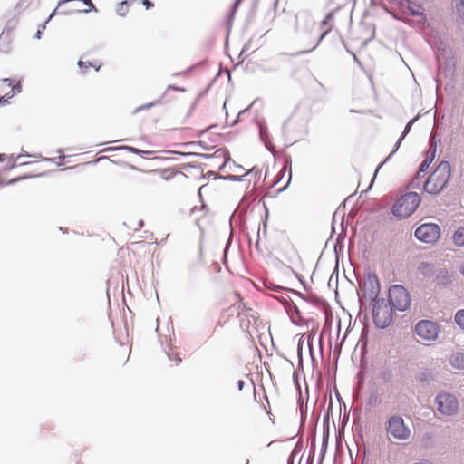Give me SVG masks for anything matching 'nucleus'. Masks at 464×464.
Instances as JSON below:
<instances>
[{
    "label": "nucleus",
    "instance_id": "9b49d317",
    "mask_svg": "<svg viewBox=\"0 0 464 464\" xmlns=\"http://www.w3.org/2000/svg\"><path fill=\"white\" fill-rule=\"evenodd\" d=\"M232 307H237L238 315H240L244 310H246V304L242 302V297L238 293H235L232 295L231 305L228 308L224 307L222 313H227Z\"/></svg>",
    "mask_w": 464,
    "mask_h": 464
},
{
    "label": "nucleus",
    "instance_id": "4468645a",
    "mask_svg": "<svg viewBox=\"0 0 464 464\" xmlns=\"http://www.w3.org/2000/svg\"><path fill=\"white\" fill-rule=\"evenodd\" d=\"M453 241L457 246H464V227L458 228L453 234Z\"/></svg>",
    "mask_w": 464,
    "mask_h": 464
},
{
    "label": "nucleus",
    "instance_id": "412c9836",
    "mask_svg": "<svg viewBox=\"0 0 464 464\" xmlns=\"http://www.w3.org/2000/svg\"><path fill=\"white\" fill-rule=\"evenodd\" d=\"M418 379L420 382H428V381L433 379V374L431 372H429L427 373H420V375L418 376Z\"/></svg>",
    "mask_w": 464,
    "mask_h": 464
},
{
    "label": "nucleus",
    "instance_id": "39448f33",
    "mask_svg": "<svg viewBox=\"0 0 464 464\" xmlns=\"http://www.w3.org/2000/svg\"><path fill=\"white\" fill-rule=\"evenodd\" d=\"M389 300L392 307L405 311L411 305V297L407 289L401 285H394L389 289Z\"/></svg>",
    "mask_w": 464,
    "mask_h": 464
},
{
    "label": "nucleus",
    "instance_id": "a211bd4d",
    "mask_svg": "<svg viewBox=\"0 0 464 464\" xmlns=\"http://www.w3.org/2000/svg\"><path fill=\"white\" fill-rule=\"evenodd\" d=\"M160 104L159 102H150V103H147V104H144V105H141L140 107H138L135 111H134V113H140V112H143V111H149L152 107L156 106Z\"/></svg>",
    "mask_w": 464,
    "mask_h": 464
},
{
    "label": "nucleus",
    "instance_id": "20e7f679",
    "mask_svg": "<svg viewBox=\"0 0 464 464\" xmlns=\"http://www.w3.org/2000/svg\"><path fill=\"white\" fill-rule=\"evenodd\" d=\"M372 319L374 324L381 329L389 326L392 321V307L384 299H377L372 306Z\"/></svg>",
    "mask_w": 464,
    "mask_h": 464
},
{
    "label": "nucleus",
    "instance_id": "c756f323",
    "mask_svg": "<svg viewBox=\"0 0 464 464\" xmlns=\"http://www.w3.org/2000/svg\"><path fill=\"white\" fill-rule=\"evenodd\" d=\"M459 270H460V273L464 276V263L461 265Z\"/></svg>",
    "mask_w": 464,
    "mask_h": 464
},
{
    "label": "nucleus",
    "instance_id": "473e14b6",
    "mask_svg": "<svg viewBox=\"0 0 464 464\" xmlns=\"http://www.w3.org/2000/svg\"><path fill=\"white\" fill-rule=\"evenodd\" d=\"M2 157H3V156H2V155H0V161H2V160H3Z\"/></svg>",
    "mask_w": 464,
    "mask_h": 464
},
{
    "label": "nucleus",
    "instance_id": "6ab92c4d",
    "mask_svg": "<svg viewBox=\"0 0 464 464\" xmlns=\"http://www.w3.org/2000/svg\"><path fill=\"white\" fill-rule=\"evenodd\" d=\"M78 65L82 69L83 73L86 72V70L89 67H94L96 71H98L100 69V67H101L100 64L99 65H95V64L91 63L90 62H83V61H79L78 62Z\"/></svg>",
    "mask_w": 464,
    "mask_h": 464
},
{
    "label": "nucleus",
    "instance_id": "b1692460",
    "mask_svg": "<svg viewBox=\"0 0 464 464\" xmlns=\"http://www.w3.org/2000/svg\"><path fill=\"white\" fill-rule=\"evenodd\" d=\"M456 9L459 14H464V0H460L456 4Z\"/></svg>",
    "mask_w": 464,
    "mask_h": 464
},
{
    "label": "nucleus",
    "instance_id": "f257e3e1",
    "mask_svg": "<svg viewBox=\"0 0 464 464\" xmlns=\"http://www.w3.org/2000/svg\"><path fill=\"white\" fill-rule=\"evenodd\" d=\"M451 174L448 161H441L430 175L424 184V190L430 194H438L447 185Z\"/></svg>",
    "mask_w": 464,
    "mask_h": 464
},
{
    "label": "nucleus",
    "instance_id": "5701e85b",
    "mask_svg": "<svg viewBox=\"0 0 464 464\" xmlns=\"http://www.w3.org/2000/svg\"><path fill=\"white\" fill-rule=\"evenodd\" d=\"M413 123V121H411L410 122H408V124L406 125L405 127V130L403 131V134L402 136L400 138V140L397 141V144H396V148H398V146L400 145V142L401 140L405 137V135L407 134V132L410 130L411 125Z\"/></svg>",
    "mask_w": 464,
    "mask_h": 464
},
{
    "label": "nucleus",
    "instance_id": "0eeeda50",
    "mask_svg": "<svg viewBox=\"0 0 464 464\" xmlns=\"http://www.w3.org/2000/svg\"><path fill=\"white\" fill-rule=\"evenodd\" d=\"M414 235L420 241L433 244L440 237V228L435 223H425L416 228Z\"/></svg>",
    "mask_w": 464,
    "mask_h": 464
},
{
    "label": "nucleus",
    "instance_id": "ddd939ff",
    "mask_svg": "<svg viewBox=\"0 0 464 464\" xmlns=\"http://www.w3.org/2000/svg\"><path fill=\"white\" fill-rule=\"evenodd\" d=\"M334 12H330L321 23V29L323 30L322 38L324 37L332 29Z\"/></svg>",
    "mask_w": 464,
    "mask_h": 464
},
{
    "label": "nucleus",
    "instance_id": "f03ea898",
    "mask_svg": "<svg viewBox=\"0 0 464 464\" xmlns=\"http://www.w3.org/2000/svg\"><path fill=\"white\" fill-rule=\"evenodd\" d=\"M385 431L390 440L396 441L408 442L412 438L411 427L399 414H394L388 418Z\"/></svg>",
    "mask_w": 464,
    "mask_h": 464
},
{
    "label": "nucleus",
    "instance_id": "aec40b11",
    "mask_svg": "<svg viewBox=\"0 0 464 464\" xmlns=\"http://www.w3.org/2000/svg\"><path fill=\"white\" fill-rule=\"evenodd\" d=\"M455 322L464 329V309L459 310L455 314Z\"/></svg>",
    "mask_w": 464,
    "mask_h": 464
},
{
    "label": "nucleus",
    "instance_id": "c85d7f7f",
    "mask_svg": "<svg viewBox=\"0 0 464 464\" xmlns=\"http://www.w3.org/2000/svg\"><path fill=\"white\" fill-rule=\"evenodd\" d=\"M151 121H157V115H149Z\"/></svg>",
    "mask_w": 464,
    "mask_h": 464
},
{
    "label": "nucleus",
    "instance_id": "dca6fc26",
    "mask_svg": "<svg viewBox=\"0 0 464 464\" xmlns=\"http://www.w3.org/2000/svg\"><path fill=\"white\" fill-rule=\"evenodd\" d=\"M136 0L123 1L121 2L117 8V13L121 16H124L129 12V7L131 4H133Z\"/></svg>",
    "mask_w": 464,
    "mask_h": 464
},
{
    "label": "nucleus",
    "instance_id": "2f4dec72",
    "mask_svg": "<svg viewBox=\"0 0 464 464\" xmlns=\"http://www.w3.org/2000/svg\"><path fill=\"white\" fill-rule=\"evenodd\" d=\"M243 384H244L243 381H239L238 382V386H239L240 389H242Z\"/></svg>",
    "mask_w": 464,
    "mask_h": 464
},
{
    "label": "nucleus",
    "instance_id": "2eb2a0df",
    "mask_svg": "<svg viewBox=\"0 0 464 464\" xmlns=\"http://www.w3.org/2000/svg\"><path fill=\"white\" fill-rule=\"evenodd\" d=\"M176 176H180L179 172H176L173 169H166L160 171V178L163 180H170Z\"/></svg>",
    "mask_w": 464,
    "mask_h": 464
},
{
    "label": "nucleus",
    "instance_id": "f8f14e48",
    "mask_svg": "<svg viewBox=\"0 0 464 464\" xmlns=\"http://www.w3.org/2000/svg\"><path fill=\"white\" fill-rule=\"evenodd\" d=\"M450 364L456 370H464V353H456L450 358Z\"/></svg>",
    "mask_w": 464,
    "mask_h": 464
},
{
    "label": "nucleus",
    "instance_id": "f3484780",
    "mask_svg": "<svg viewBox=\"0 0 464 464\" xmlns=\"http://www.w3.org/2000/svg\"><path fill=\"white\" fill-rule=\"evenodd\" d=\"M23 156L19 155L14 165L12 167H16V166H24V165H30V164H38V163H41L43 161H51L52 160L51 159H43L42 160H35V161H24L23 160Z\"/></svg>",
    "mask_w": 464,
    "mask_h": 464
},
{
    "label": "nucleus",
    "instance_id": "423d86ee",
    "mask_svg": "<svg viewBox=\"0 0 464 464\" xmlns=\"http://www.w3.org/2000/svg\"><path fill=\"white\" fill-rule=\"evenodd\" d=\"M435 402L438 411L444 416H453L459 411V401L455 395L440 392L436 396Z\"/></svg>",
    "mask_w": 464,
    "mask_h": 464
},
{
    "label": "nucleus",
    "instance_id": "7ed1b4c3",
    "mask_svg": "<svg viewBox=\"0 0 464 464\" xmlns=\"http://www.w3.org/2000/svg\"><path fill=\"white\" fill-rule=\"evenodd\" d=\"M420 203V198L416 192H408L401 196L392 206L394 216L405 218L410 217Z\"/></svg>",
    "mask_w": 464,
    "mask_h": 464
},
{
    "label": "nucleus",
    "instance_id": "4be33fe9",
    "mask_svg": "<svg viewBox=\"0 0 464 464\" xmlns=\"http://www.w3.org/2000/svg\"><path fill=\"white\" fill-rule=\"evenodd\" d=\"M430 164H431L430 160H428L427 158H425V160L421 162V164L420 166V171L425 172L429 169Z\"/></svg>",
    "mask_w": 464,
    "mask_h": 464
},
{
    "label": "nucleus",
    "instance_id": "cd10ccee",
    "mask_svg": "<svg viewBox=\"0 0 464 464\" xmlns=\"http://www.w3.org/2000/svg\"><path fill=\"white\" fill-rule=\"evenodd\" d=\"M381 377H382L383 380H385V381H389V379H390V373H387V374L382 373V374L381 375Z\"/></svg>",
    "mask_w": 464,
    "mask_h": 464
},
{
    "label": "nucleus",
    "instance_id": "bb28decb",
    "mask_svg": "<svg viewBox=\"0 0 464 464\" xmlns=\"http://www.w3.org/2000/svg\"><path fill=\"white\" fill-rule=\"evenodd\" d=\"M143 5L146 7V9H150L154 6V4L151 3L150 0H143Z\"/></svg>",
    "mask_w": 464,
    "mask_h": 464
},
{
    "label": "nucleus",
    "instance_id": "6e6552de",
    "mask_svg": "<svg viewBox=\"0 0 464 464\" xmlns=\"http://www.w3.org/2000/svg\"><path fill=\"white\" fill-rule=\"evenodd\" d=\"M439 333V324L430 320H420L415 325V334L426 342L435 341Z\"/></svg>",
    "mask_w": 464,
    "mask_h": 464
},
{
    "label": "nucleus",
    "instance_id": "9d476101",
    "mask_svg": "<svg viewBox=\"0 0 464 464\" xmlns=\"http://www.w3.org/2000/svg\"><path fill=\"white\" fill-rule=\"evenodd\" d=\"M3 82L6 83L7 86L11 88V90L5 95L0 97V105H5L9 98H12L15 93L20 92L22 90L20 82L13 84V81L10 79H4Z\"/></svg>",
    "mask_w": 464,
    "mask_h": 464
},
{
    "label": "nucleus",
    "instance_id": "7c9ffc66",
    "mask_svg": "<svg viewBox=\"0 0 464 464\" xmlns=\"http://www.w3.org/2000/svg\"><path fill=\"white\" fill-rule=\"evenodd\" d=\"M241 2V0H236L235 4H234V7L236 8L239 3Z\"/></svg>",
    "mask_w": 464,
    "mask_h": 464
},
{
    "label": "nucleus",
    "instance_id": "a878e982",
    "mask_svg": "<svg viewBox=\"0 0 464 464\" xmlns=\"http://www.w3.org/2000/svg\"><path fill=\"white\" fill-rule=\"evenodd\" d=\"M435 153H436V149H435V148H434V149H432V150H430L428 151V153H427L426 158H427L428 160H430V162H432V161H433V160H434V158H435Z\"/></svg>",
    "mask_w": 464,
    "mask_h": 464
},
{
    "label": "nucleus",
    "instance_id": "393cba45",
    "mask_svg": "<svg viewBox=\"0 0 464 464\" xmlns=\"http://www.w3.org/2000/svg\"><path fill=\"white\" fill-rule=\"evenodd\" d=\"M435 153H436V149H435V148H434V149H432V150H430L428 151V153H427L426 158H427L428 160H430V162H432V161H433V160H434V158H435Z\"/></svg>",
    "mask_w": 464,
    "mask_h": 464
},
{
    "label": "nucleus",
    "instance_id": "1a4fd4ad",
    "mask_svg": "<svg viewBox=\"0 0 464 464\" xmlns=\"http://www.w3.org/2000/svg\"><path fill=\"white\" fill-rule=\"evenodd\" d=\"M380 282L378 276L374 274H368L361 286V291L364 298L371 301H376L380 294Z\"/></svg>",
    "mask_w": 464,
    "mask_h": 464
}]
</instances>
